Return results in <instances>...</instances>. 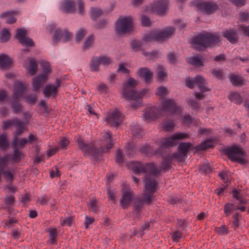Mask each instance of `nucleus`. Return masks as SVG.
<instances>
[{
  "mask_svg": "<svg viewBox=\"0 0 249 249\" xmlns=\"http://www.w3.org/2000/svg\"><path fill=\"white\" fill-rule=\"evenodd\" d=\"M163 159L160 169L153 162L143 164L140 162L131 161L128 163V169L132 170L135 174L143 173L146 174L142 200H138L135 202L134 210L136 212L139 213L141 211L143 206L142 202L148 204L151 203L154 197L153 195L157 190L158 182L155 178H149L147 174H149V176L155 177L160 173L161 170L165 172L171 168V159H174L172 158V155L163 157Z\"/></svg>",
  "mask_w": 249,
  "mask_h": 249,
  "instance_id": "1",
  "label": "nucleus"
},
{
  "mask_svg": "<svg viewBox=\"0 0 249 249\" xmlns=\"http://www.w3.org/2000/svg\"><path fill=\"white\" fill-rule=\"evenodd\" d=\"M79 148L82 151L85 156H91L96 157L99 153L107 152L113 146V143L111 134L109 132L105 133L104 140V146L101 148L96 149L92 143L88 144L85 142L83 139L78 137L76 140Z\"/></svg>",
  "mask_w": 249,
  "mask_h": 249,
  "instance_id": "2",
  "label": "nucleus"
},
{
  "mask_svg": "<svg viewBox=\"0 0 249 249\" xmlns=\"http://www.w3.org/2000/svg\"><path fill=\"white\" fill-rule=\"evenodd\" d=\"M161 112L178 114L181 113V109L174 100L166 99L162 101L161 108L160 110L155 107L147 108L144 111L143 118L147 121L154 120L159 117Z\"/></svg>",
  "mask_w": 249,
  "mask_h": 249,
  "instance_id": "3",
  "label": "nucleus"
},
{
  "mask_svg": "<svg viewBox=\"0 0 249 249\" xmlns=\"http://www.w3.org/2000/svg\"><path fill=\"white\" fill-rule=\"evenodd\" d=\"M137 83V81L134 79L130 78L123 85L122 94L124 98L126 100H132L137 102V103L132 104V107L133 108H136L141 106V102L138 100L141 99L146 93L145 89L140 93L135 91L134 89Z\"/></svg>",
  "mask_w": 249,
  "mask_h": 249,
  "instance_id": "4",
  "label": "nucleus"
},
{
  "mask_svg": "<svg viewBox=\"0 0 249 249\" xmlns=\"http://www.w3.org/2000/svg\"><path fill=\"white\" fill-rule=\"evenodd\" d=\"M219 36L208 33L201 34L193 38L191 44L193 47L197 51H202L206 48L218 43Z\"/></svg>",
  "mask_w": 249,
  "mask_h": 249,
  "instance_id": "5",
  "label": "nucleus"
},
{
  "mask_svg": "<svg viewBox=\"0 0 249 249\" xmlns=\"http://www.w3.org/2000/svg\"><path fill=\"white\" fill-rule=\"evenodd\" d=\"M27 85H25L19 81L16 82L13 89V99L12 107L15 113H18L22 110V106L18 103L23 96L24 92L27 89Z\"/></svg>",
  "mask_w": 249,
  "mask_h": 249,
  "instance_id": "6",
  "label": "nucleus"
},
{
  "mask_svg": "<svg viewBox=\"0 0 249 249\" xmlns=\"http://www.w3.org/2000/svg\"><path fill=\"white\" fill-rule=\"evenodd\" d=\"M174 32L175 29L172 27H168L162 31H154L146 34L143 40L145 42L163 41L171 36Z\"/></svg>",
  "mask_w": 249,
  "mask_h": 249,
  "instance_id": "7",
  "label": "nucleus"
},
{
  "mask_svg": "<svg viewBox=\"0 0 249 249\" xmlns=\"http://www.w3.org/2000/svg\"><path fill=\"white\" fill-rule=\"evenodd\" d=\"M43 73L34 78L32 81L33 90L37 91L41 86L48 79V74L51 72V66L49 63L42 61L40 62Z\"/></svg>",
  "mask_w": 249,
  "mask_h": 249,
  "instance_id": "8",
  "label": "nucleus"
},
{
  "mask_svg": "<svg viewBox=\"0 0 249 249\" xmlns=\"http://www.w3.org/2000/svg\"><path fill=\"white\" fill-rule=\"evenodd\" d=\"M186 85L190 89H193L194 85L197 86L202 93L209 91L210 89L205 86V80L200 76H196L194 79L190 77L187 78L185 80ZM195 96L196 99H200L202 93H195Z\"/></svg>",
  "mask_w": 249,
  "mask_h": 249,
  "instance_id": "9",
  "label": "nucleus"
},
{
  "mask_svg": "<svg viewBox=\"0 0 249 249\" xmlns=\"http://www.w3.org/2000/svg\"><path fill=\"white\" fill-rule=\"evenodd\" d=\"M194 147L195 146L190 142H181L178 147V153L172 154V158L176 159L179 162H183L186 159L187 154L190 150L195 151Z\"/></svg>",
  "mask_w": 249,
  "mask_h": 249,
  "instance_id": "10",
  "label": "nucleus"
},
{
  "mask_svg": "<svg viewBox=\"0 0 249 249\" xmlns=\"http://www.w3.org/2000/svg\"><path fill=\"white\" fill-rule=\"evenodd\" d=\"M115 30L117 35L128 33L133 30L132 19L131 17H121L116 21Z\"/></svg>",
  "mask_w": 249,
  "mask_h": 249,
  "instance_id": "11",
  "label": "nucleus"
},
{
  "mask_svg": "<svg viewBox=\"0 0 249 249\" xmlns=\"http://www.w3.org/2000/svg\"><path fill=\"white\" fill-rule=\"evenodd\" d=\"M224 151L226 155L231 161L240 163L244 162L245 152L241 147L237 146H232L226 148Z\"/></svg>",
  "mask_w": 249,
  "mask_h": 249,
  "instance_id": "12",
  "label": "nucleus"
},
{
  "mask_svg": "<svg viewBox=\"0 0 249 249\" xmlns=\"http://www.w3.org/2000/svg\"><path fill=\"white\" fill-rule=\"evenodd\" d=\"M190 136L187 133H177L169 138H163L160 140V148H168L176 145L179 140H182L189 138Z\"/></svg>",
  "mask_w": 249,
  "mask_h": 249,
  "instance_id": "13",
  "label": "nucleus"
},
{
  "mask_svg": "<svg viewBox=\"0 0 249 249\" xmlns=\"http://www.w3.org/2000/svg\"><path fill=\"white\" fill-rule=\"evenodd\" d=\"M192 5L206 14H212L217 9V6L215 3L204 2L202 0H195Z\"/></svg>",
  "mask_w": 249,
  "mask_h": 249,
  "instance_id": "14",
  "label": "nucleus"
},
{
  "mask_svg": "<svg viewBox=\"0 0 249 249\" xmlns=\"http://www.w3.org/2000/svg\"><path fill=\"white\" fill-rule=\"evenodd\" d=\"M124 118L123 114L118 109H115L108 113L105 121L110 126L118 127L122 123Z\"/></svg>",
  "mask_w": 249,
  "mask_h": 249,
  "instance_id": "15",
  "label": "nucleus"
},
{
  "mask_svg": "<svg viewBox=\"0 0 249 249\" xmlns=\"http://www.w3.org/2000/svg\"><path fill=\"white\" fill-rule=\"evenodd\" d=\"M3 127L4 129L9 128L13 125L16 127V133L17 135H21L26 129V127L21 121L18 119H14L12 120H8L3 123Z\"/></svg>",
  "mask_w": 249,
  "mask_h": 249,
  "instance_id": "16",
  "label": "nucleus"
},
{
  "mask_svg": "<svg viewBox=\"0 0 249 249\" xmlns=\"http://www.w3.org/2000/svg\"><path fill=\"white\" fill-rule=\"evenodd\" d=\"M168 2L167 0H162L156 2L150 9L146 8V11H151L152 13H156L160 16L163 15L167 11Z\"/></svg>",
  "mask_w": 249,
  "mask_h": 249,
  "instance_id": "17",
  "label": "nucleus"
},
{
  "mask_svg": "<svg viewBox=\"0 0 249 249\" xmlns=\"http://www.w3.org/2000/svg\"><path fill=\"white\" fill-rule=\"evenodd\" d=\"M27 31L23 29H19L17 31L16 38L18 39L19 42L22 45L33 46L34 42L33 40L28 37L26 35Z\"/></svg>",
  "mask_w": 249,
  "mask_h": 249,
  "instance_id": "18",
  "label": "nucleus"
},
{
  "mask_svg": "<svg viewBox=\"0 0 249 249\" xmlns=\"http://www.w3.org/2000/svg\"><path fill=\"white\" fill-rule=\"evenodd\" d=\"M111 63V60L109 58L105 56H102L99 58H94L91 61L90 68L93 71H98L99 70V66L100 64L103 65H108Z\"/></svg>",
  "mask_w": 249,
  "mask_h": 249,
  "instance_id": "19",
  "label": "nucleus"
},
{
  "mask_svg": "<svg viewBox=\"0 0 249 249\" xmlns=\"http://www.w3.org/2000/svg\"><path fill=\"white\" fill-rule=\"evenodd\" d=\"M132 192L127 189L123 194L122 199L120 200V205L124 209L127 208L133 199Z\"/></svg>",
  "mask_w": 249,
  "mask_h": 249,
  "instance_id": "20",
  "label": "nucleus"
},
{
  "mask_svg": "<svg viewBox=\"0 0 249 249\" xmlns=\"http://www.w3.org/2000/svg\"><path fill=\"white\" fill-rule=\"evenodd\" d=\"M216 144V142L214 139H208L201 142L200 144L194 147L195 152L196 153L201 150H204L214 147Z\"/></svg>",
  "mask_w": 249,
  "mask_h": 249,
  "instance_id": "21",
  "label": "nucleus"
},
{
  "mask_svg": "<svg viewBox=\"0 0 249 249\" xmlns=\"http://www.w3.org/2000/svg\"><path fill=\"white\" fill-rule=\"evenodd\" d=\"M24 67L28 72L33 75L37 71V66L35 60L33 59H29L24 64Z\"/></svg>",
  "mask_w": 249,
  "mask_h": 249,
  "instance_id": "22",
  "label": "nucleus"
},
{
  "mask_svg": "<svg viewBox=\"0 0 249 249\" xmlns=\"http://www.w3.org/2000/svg\"><path fill=\"white\" fill-rule=\"evenodd\" d=\"M138 74L146 83L150 82L153 77V73L149 69L146 68L140 69L138 71Z\"/></svg>",
  "mask_w": 249,
  "mask_h": 249,
  "instance_id": "23",
  "label": "nucleus"
},
{
  "mask_svg": "<svg viewBox=\"0 0 249 249\" xmlns=\"http://www.w3.org/2000/svg\"><path fill=\"white\" fill-rule=\"evenodd\" d=\"M18 135H17V134L15 133V136L12 144V147L13 148L16 149H17V148H22L26 144L28 143V140L25 138L18 139Z\"/></svg>",
  "mask_w": 249,
  "mask_h": 249,
  "instance_id": "24",
  "label": "nucleus"
},
{
  "mask_svg": "<svg viewBox=\"0 0 249 249\" xmlns=\"http://www.w3.org/2000/svg\"><path fill=\"white\" fill-rule=\"evenodd\" d=\"M223 36L231 43H234L237 41L236 33L233 30L225 31L223 34Z\"/></svg>",
  "mask_w": 249,
  "mask_h": 249,
  "instance_id": "25",
  "label": "nucleus"
},
{
  "mask_svg": "<svg viewBox=\"0 0 249 249\" xmlns=\"http://www.w3.org/2000/svg\"><path fill=\"white\" fill-rule=\"evenodd\" d=\"M57 86L54 85H47L43 90V94L46 97L54 96L57 92Z\"/></svg>",
  "mask_w": 249,
  "mask_h": 249,
  "instance_id": "26",
  "label": "nucleus"
},
{
  "mask_svg": "<svg viewBox=\"0 0 249 249\" xmlns=\"http://www.w3.org/2000/svg\"><path fill=\"white\" fill-rule=\"evenodd\" d=\"M12 63V60L7 55H0V68L6 69L10 67Z\"/></svg>",
  "mask_w": 249,
  "mask_h": 249,
  "instance_id": "27",
  "label": "nucleus"
},
{
  "mask_svg": "<svg viewBox=\"0 0 249 249\" xmlns=\"http://www.w3.org/2000/svg\"><path fill=\"white\" fill-rule=\"evenodd\" d=\"M18 14V12L13 11L3 13L1 17L5 18L6 22L8 24H12L16 22V19L14 18V15Z\"/></svg>",
  "mask_w": 249,
  "mask_h": 249,
  "instance_id": "28",
  "label": "nucleus"
},
{
  "mask_svg": "<svg viewBox=\"0 0 249 249\" xmlns=\"http://www.w3.org/2000/svg\"><path fill=\"white\" fill-rule=\"evenodd\" d=\"M4 206L3 209H9L13 206L15 203V197L13 195H7L4 198Z\"/></svg>",
  "mask_w": 249,
  "mask_h": 249,
  "instance_id": "29",
  "label": "nucleus"
},
{
  "mask_svg": "<svg viewBox=\"0 0 249 249\" xmlns=\"http://www.w3.org/2000/svg\"><path fill=\"white\" fill-rule=\"evenodd\" d=\"M74 4L73 1L66 0L63 2V10L66 13H72L74 11Z\"/></svg>",
  "mask_w": 249,
  "mask_h": 249,
  "instance_id": "30",
  "label": "nucleus"
},
{
  "mask_svg": "<svg viewBox=\"0 0 249 249\" xmlns=\"http://www.w3.org/2000/svg\"><path fill=\"white\" fill-rule=\"evenodd\" d=\"M229 100L236 104H241L242 99L240 95L236 92H231L229 95Z\"/></svg>",
  "mask_w": 249,
  "mask_h": 249,
  "instance_id": "31",
  "label": "nucleus"
},
{
  "mask_svg": "<svg viewBox=\"0 0 249 249\" xmlns=\"http://www.w3.org/2000/svg\"><path fill=\"white\" fill-rule=\"evenodd\" d=\"M229 78L231 82L234 86H241L244 84V80L240 76L231 74L230 75Z\"/></svg>",
  "mask_w": 249,
  "mask_h": 249,
  "instance_id": "32",
  "label": "nucleus"
},
{
  "mask_svg": "<svg viewBox=\"0 0 249 249\" xmlns=\"http://www.w3.org/2000/svg\"><path fill=\"white\" fill-rule=\"evenodd\" d=\"M202 57L199 55L187 58V62L195 66L202 65Z\"/></svg>",
  "mask_w": 249,
  "mask_h": 249,
  "instance_id": "33",
  "label": "nucleus"
},
{
  "mask_svg": "<svg viewBox=\"0 0 249 249\" xmlns=\"http://www.w3.org/2000/svg\"><path fill=\"white\" fill-rule=\"evenodd\" d=\"M234 210V205L232 203H227L224 206V213L226 217H229Z\"/></svg>",
  "mask_w": 249,
  "mask_h": 249,
  "instance_id": "34",
  "label": "nucleus"
},
{
  "mask_svg": "<svg viewBox=\"0 0 249 249\" xmlns=\"http://www.w3.org/2000/svg\"><path fill=\"white\" fill-rule=\"evenodd\" d=\"M162 126L164 130L170 131L173 129L175 126V123L173 121L165 120L162 123Z\"/></svg>",
  "mask_w": 249,
  "mask_h": 249,
  "instance_id": "35",
  "label": "nucleus"
},
{
  "mask_svg": "<svg viewBox=\"0 0 249 249\" xmlns=\"http://www.w3.org/2000/svg\"><path fill=\"white\" fill-rule=\"evenodd\" d=\"M8 141L6 135L0 136V148L5 150L8 147Z\"/></svg>",
  "mask_w": 249,
  "mask_h": 249,
  "instance_id": "36",
  "label": "nucleus"
},
{
  "mask_svg": "<svg viewBox=\"0 0 249 249\" xmlns=\"http://www.w3.org/2000/svg\"><path fill=\"white\" fill-rule=\"evenodd\" d=\"M214 231L219 235L226 234L229 232V228L223 225L219 227H215Z\"/></svg>",
  "mask_w": 249,
  "mask_h": 249,
  "instance_id": "37",
  "label": "nucleus"
},
{
  "mask_svg": "<svg viewBox=\"0 0 249 249\" xmlns=\"http://www.w3.org/2000/svg\"><path fill=\"white\" fill-rule=\"evenodd\" d=\"M49 232L50 237V242L51 244H55L56 241V238L57 235L56 229L55 228H50L49 229Z\"/></svg>",
  "mask_w": 249,
  "mask_h": 249,
  "instance_id": "38",
  "label": "nucleus"
},
{
  "mask_svg": "<svg viewBox=\"0 0 249 249\" xmlns=\"http://www.w3.org/2000/svg\"><path fill=\"white\" fill-rule=\"evenodd\" d=\"M88 205L90 210H91L94 213L97 212V200L95 198H92L91 200H90Z\"/></svg>",
  "mask_w": 249,
  "mask_h": 249,
  "instance_id": "39",
  "label": "nucleus"
},
{
  "mask_svg": "<svg viewBox=\"0 0 249 249\" xmlns=\"http://www.w3.org/2000/svg\"><path fill=\"white\" fill-rule=\"evenodd\" d=\"M131 131L132 135L135 136L141 137L143 133L142 130L138 125L132 126L131 128Z\"/></svg>",
  "mask_w": 249,
  "mask_h": 249,
  "instance_id": "40",
  "label": "nucleus"
},
{
  "mask_svg": "<svg viewBox=\"0 0 249 249\" xmlns=\"http://www.w3.org/2000/svg\"><path fill=\"white\" fill-rule=\"evenodd\" d=\"M182 124L183 125H187V126H189L193 124L194 125L196 124V122L193 121V118L189 115H186L183 117Z\"/></svg>",
  "mask_w": 249,
  "mask_h": 249,
  "instance_id": "41",
  "label": "nucleus"
},
{
  "mask_svg": "<svg viewBox=\"0 0 249 249\" xmlns=\"http://www.w3.org/2000/svg\"><path fill=\"white\" fill-rule=\"evenodd\" d=\"M10 37V34L8 30L6 29H3L0 34V40L2 42L7 41Z\"/></svg>",
  "mask_w": 249,
  "mask_h": 249,
  "instance_id": "42",
  "label": "nucleus"
},
{
  "mask_svg": "<svg viewBox=\"0 0 249 249\" xmlns=\"http://www.w3.org/2000/svg\"><path fill=\"white\" fill-rule=\"evenodd\" d=\"M199 171L201 173L208 174L212 172V169L209 164H204L200 167Z\"/></svg>",
  "mask_w": 249,
  "mask_h": 249,
  "instance_id": "43",
  "label": "nucleus"
},
{
  "mask_svg": "<svg viewBox=\"0 0 249 249\" xmlns=\"http://www.w3.org/2000/svg\"><path fill=\"white\" fill-rule=\"evenodd\" d=\"M168 93L169 92L166 88L161 87L158 89L156 95L160 96L161 98L167 95Z\"/></svg>",
  "mask_w": 249,
  "mask_h": 249,
  "instance_id": "44",
  "label": "nucleus"
},
{
  "mask_svg": "<svg viewBox=\"0 0 249 249\" xmlns=\"http://www.w3.org/2000/svg\"><path fill=\"white\" fill-rule=\"evenodd\" d=\"M240 218L241 215L238 213H236L233 215V221L232 224L235 230L238 228L239 226V220Z\"/></svg>",
  "mask_w": 249,
  "mask_h": 249,
  "instance_id": "45",
  "label": "nucleus"
},
{
  "mask_svg": "<svg viewBox=\"0 0 249 249\" xmlns=\"http://www.w3.org/2000/svg\"><path fill=\"white\" fill-rule=\"evenodd\" d=\"M171 237L174 242L178 243L182 237V233L179 231H175L171 234Z\"/></svg>",
  "mask_w": 249,
  "mask_h": 249,
  "instance_id": "46",
  "label": "nucleus"
},
{
  "mask_svg": "<svg viewBox=\"0 0 249 249\" xmlns=\"http://www.w3.org/2000/svg\"><path fill=\"white\" fill-rule=\"evenodd\" d=\"M102 13V11L98 8H92L91 9L90 16L93 19H95Z\"/></svg>",
  "mask_w": 249,
  "mask_h": 249,
  "instance_id": "47",
  "label": "nucleus"
},
{
  "mask_svg": "<svg viewBox=\"0 0 249 249\" xmlns=\"http://www.w3.org/2000/svg\"><path fill=\"white\" fill-rule=\"evenodd\" d=\"M94 40L93 35L89 36L86 39L83 46L84 50H86L91 46Z\"/></svg>",
  "mask_w": 249,
  "mask_h": 249,
  "instance_id": "48",
  "label": "nucleus"
},
{
  "mask_svg": "<svg viewBox=\"0 0 249 249\" xmlns=\"http://www.w3.org/2000/svg\"><path fill=\"white\" fill-rule=\"evenodd\" d=\"M158 68V77L160 80H162L166 76V73L164 69L161 66H159Z\"/></svg>",
  "mask_w": 249,
  "mask_h": 249,
  "instance_id": "49",
  "label": "nucleus"
},
{
  "mask_svg": "<svg viewBox=\"0 0 249 249\" xmlns=\"http://www.w3.org/2000/svg\"><path fill=\"white\" fill-rule=\"evenodd\" d=\"M95 219L92 217H89L87 215L85 216V220L84 222V226L86 229L89 228V225L93 223Z\"/></svg>",
  "mask_w": 249,
  "mask_h": 249,
  "instance_id": "50",
  "label": "nucleus"
},
{
  "mask_svg": "<svg viewBox=\"0 0 249 249\" xmlns=\"http://www.w3.org/2000/svg\"><path fill=\"white\" fill-rule=\"evenodd\" d=\"M86 34V30L84 29L79 30L76 35V41L77 42L80 41L85 36Z\"/></svg>",
  "mask_w": 249,
  "mask_h": 249,
  "instance_id": "51",
  "label": "nucleus"
},
{
  "mask_svg": "<svg viewBox=\"0 0 249 249\" xmlns=\"http://www.w3.org/2000/svg\"><path fill=\"white\" fill-rule=\"evenodd\" d=\"M74 220V217L73 216H71L66 217L64 220H63V226L67 225L69 227H71Z\"/></svg>",
  "mask_w": 249,
  "mask_h": 249,
  "instance_id": "52",
  "label": "nucleus"
},
{
  "mask_svg": "<svg viewBox=\"0 0 249 249\" xmlns=\"http://www.w3.org/2000/svg\"><path fill=\"white\" fill-rule=\"evenodd\" d=\"M72 35L71 33L65 30L63 31V42H67L72 38Z\"/></svg>",
  "mask_w": 249,
  "mask_h": 249,
  "instance_id": "53",
  "label": "nucleus"
},
{
  "mask_svg": "<svg viewBox=\"0 0 249 249\" xmlns=\"http://www.w3.org/2000/svg\"><path fill=\"white\" fill-rule=\"evenodd\" d=\"M116 161L118 163H122L123 162V158L122 155V152L120 150H118L117 151L116 155Z\"/></svg>",
  "mask_w": 249,
  "mask_h": 249,
  "instance_id": "54",
  "label": "nucleus"
},
{
  "mask_svg": "<svg viewBox=\"0 0 249 249\" xmlns=\"http://www.w3.org/2000/svg\"><path fill=\"white\" fill-rule=\"evenodd\" d=\"M141 19L143 26H150L151 25V22L148 17L145 16H142Z\"/></svg>",
  "mask_w": 249,
  "mask_h": 249,
  "instance_id": "55",
  "label": "nucleus"
},
{
  "mask_svg": "<svg viewBox=\"0 0 249 249\" xmlns=\"http://www.w3.org/2000/svg\"><path fill=\"white\" fill-rule=\"evenodd\" d=\"M31 200L30 195L28 194H26L21 197V202L23 204L26 205L28 204Z\"/></svg>",
  "mask_w": 249,
  "mask_h": 249,
  "instance_id": "56",
  "label": "nucleus"
},
{
  "mask_svg": "<svg viewBox=\"0 0 249 249\" xmlns=\"http://www.w3.org/2000/svg\"><path fill=\"white\" fill-rule=\"evenodd\" d=\"M27 102L29 104H35L36 100V97L35 95H29L25 97Z\"/></svg>",
  "mask_w": 249,
  "mask_h": 249,
  "instance_id": "57",
  "label": "nucleus"
},
{
  "mask_svg": "<svg viewBox=\"0 0 249 249\" xmlns=\"http://www.w3.org/2000/svg\"><path fill=\"white\" fill-rule=\"evenodd\" d=\"M213 75L217 79L221 80L222 79L223 73L221 70H214L212 72Z\"/></svg>",
  "mask_w": 249,
  "mask_h": 249,
  "instance_id": "58",
  "label": "nucleus"
},
{
  "mask_svg": "<svg viewBox=\"0 0 249 249\" xmlns=\"http://www.w3.org/2000/svg\"><path fill=\"white\" fill-rule=\"evenodd\" d=\"M17 220L14 218H10L5 222V227L10 228L12 225L16 223Z\"/></svg>",
  "mask_w": 249,
  "mask_h": 249,
  "instance_id": "59",
  "label": "nucleus"
},
{
  "mask_svg": "<svg viewBox=\"0 0 249 249\" xmlns=\"http://www.w3.org/2000/svg\"><path fill=\"white\" fill-rule=\"evenodd\" d=\"M131 47L133 49L138 50L141 47V44L138 41L133 40L131 42Z\"/></svg>",
  "mask_w": 249,
  "mask_h": 249,
  "instance_id": "60",
  "label": "nucleus"
},
{
  "mask_svg": "<svg viewBox=\"0 0 249 249\" xmlns=\"http://www.w3.org/2000/svg\"><path fill=\"white\" fill-rule=\"evenodd\" d=\"M5 187L8 190L9 192L13 194H15L18 191L17 188L12 184L6 185Z\"/></svg>",
  "mask_w": 249,
  "mask_h": 249,
  "instance_id": "61",
  "label": "nucleus"
},
{
  "mask_svg": "<svg viewBox=\"0 0 249 249\" xmlns=\"http://www.w3.org/2000/svg\"><path fill=\"white\" fill-rule=\"evenodd\" d=\"M58 149L57 147H54L49 149L47 153V156L49 158L54 155L57 151Z\"/></svg>",
  "mask_w": 249,
  "mask_h": 249,
  "instance_id": "62",
  "label": "nucleus"
},
{
  "mask_svg": "<svg viewBox=\"0 0 249 249\" xmlns=\"http://www.w3.org/2000/svg\"><path fill=\"white\" fill-rule=\"evenodd\" d=\"M219 176L223 182H227L228 181L229 179L226 172L222 171L219 174Z\"/></svg>",
  "mask_w": 249,
  "mask_h": 249,
  "instance_id": "63",
  "label": "nucleus"
},
{
  "mask_svg": "<svg viewBox=\"0 0 249 249\" xmlns=\"http://www.w3.org/2000/svg\"><path fill=\"white\" fill-rule=\"evenodd\" d=\"M240 20L242 21H247L249 19V14L247 12H242L240 14Z\"/></svg>",
  "mask_w": 249,
  "mask_h": 249,
  "instance_id": "64",
  "label": "nucleus"
}]
</instances>
